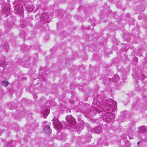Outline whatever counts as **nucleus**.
<instances>
[{
    "mask_svg": "<svg viewBox=\"0 0 147 147\" xmlns=\"http://www.w3.org/2000/svg\"><path fill=\"white\" fill-rule=\"evenodd\" d=\"M98 101L97 105L102 109L100 111H103L106 113L104 114L102 117L104 121L108 122L113 121L115 118V115L111 113L112 111L113 107H115L117 102L111 99H107L106 97L102 98L100 95H98L96 97Z\"/></svg>",
    "mask_w": 147,
    "mask_h": 147,
    "instance_id": "nucleus-1",
    "label": "nucleus"
},
{
    "mask_svg": "<svg viewBox=\"0 0 147 147\" xmlns=\"http://www.w3.org/2000/svg\"><path fill=\"white\" fill-rule=\"evenodd\" d=\"M66 123H65L64 128L69 129L76 124L75 119L71 115H67L65 118Z\"/></svg>",
    "mask_w": 147,
    "mask_h": 147,
    "instance_id": "nucleus-2",
    "label": "nucleus"
},
{
    "mask_svg": "<svg viewBox=\"0 0 147 147\" xmlns=\"http://www.w3.org/2000/svg\"><path fill=\"white\" fill-rule=\"evenodd\" d=\"M50 17L51 16L48 15V14L45 13H42L41 16L40 18V22L39 23V26H42L44 24L45 22H47V23H48L49 21L48 20L46 21V20L50 18Z\"/></svg>",
    "mask_w": 147,
    "mask_h": 147,
    "instance_id": "nucleus-3",
    "label": "nucleus"
},
{
    "mask_svg": "<svg viewBox=\"0 0 147 147\" xmlns=\"http://www.w3.org/2000/svg\"><path fill=\"white\" fill-rule=\"evenodd\" d=\"M53 124L54 126L58 129H61L63 127L61 123L57 119H54Z\"/></svg>",
    "mask_w": 147,
    "mask_h": 147,
    "instance_id": "nucleus-4",
    "label": "nucleus"
},
{
    "mask_svg": "<svg viewBox=\"0 0 147 147\" xmlns=\"http://www.w3.org/2000/svg\"><path fill=\"white\" fill-rule=\"evenodd\" d=\"M23 5H17L15 7V10L18 14L21 15L23 13Z\"/></svg>",
    "mask_w": 147,
    "mask_h": 147,
    "instance_id": "nucleus-5",
    "label": "nucleus"
},
{
    "mask_svg": "<svg viewBox=\"0 0 147 147\" xmlns=\"http://www.w3.org/2000/svg\"><path fill=\"white\" fill-rule=\"evenodd\" d=\"M50 112L49 110L47 107H44L42 109V114L44 118L47 117V116L48 115Z\"/></svg>",
    "mask_w": 147,
    "mask_h": 147,
    "instance_id": "nucleus-6",
    "label": "nucleus"
},
{
    "mask_svg": "<svg viewBox=\"0 0 147 147\" xmlns=\"http://www.w3.org/2000/svg\"><path fill=\"white\" fill-rule=\"evenodd\" d=\"M138 132L139 133H142L147 131V127L144 126H140L139 127Z\"/></svg>",
    "mask_w": 147,
    "mask_h": 147,
    "instance_id": "nucleus-7",
    "label": "nucleus"
},
{
    "mask_svg": "<svg viewBox=\"0 0 147 147\" xmlns=\"http://www.w3.org/2000/svg\"><path fill=\"white\" fill-rule=\"evenodd\" d=\"M44 131L45 133L49 134L51 132V129L49 125H47L44 128Z\"/></svg>",
    "mask_w": 147,
    "mask_h": 147,
    "instance_id": "nucleus-8",
    "label": "nucleus"
},
{
    "mask_svg": "<svg viewBox=\"0 0 147 147\" xmlns=\"http://www.w3.org/2000/svg\"><path fill=\"white\" fill-rule=\"evenodd\" d=\"M102 131V129L100 126L96 127L94 129V132L97 134H99L101 133Z\"/></svg>",
    "mask_w": 147,
    "mask_h": 147,
    "instance_id": "nucleus-9",
    "label": "nucleus"
},
{
    "mask_svg": "<svg viewBox=\"0 0 147 147\" xmlns=\"http://www.w3.org/2000/svg\"><path fill=\"white\" fill-rule=\"evenodd\" d=\"M92 138L91 134H86V135L85 138L87 140L88 142H89L91 140Z\"/></svg>",
    "mask_w": 147,
    "mask_h": 147,
    "instance_id": "nucleus-10",
    "label": "nucleus"
},
{
    "mask_svg": "<svg viewBox=\"0 0 147 147\" xmlns=\"http://www.w3.org/2000/svg\"><path fill=\"white\" fill-rule=\"evenodd\" d=\"M119 79V76L117 74H115L113 78V80L114 82H117Z\"/></svg>",
    "mask_w": 147,
    "mask_h": 147,
    "instance_id": "nucleus-11",
    "label": "nucleus"
},
{
    "mask_svg": "<svg viewBox=\"0 0 147 147\" xmlns=\"http://www.w3.org/2000/svg\"><path fill=\"white\" fill-rule=\"evenodd\" d=\"M34 8V7L32 5H28L26 7L27 10L30 12L33 11Z\"/></svg>",
    "mask_w": 147,
    "mask_h": 147,
    "instance_id": "nucleus-12",
    "label": "nucleus"
},
{
    "mask_svg": "<svg viewBox=\"0 0 147 147\" xmlns=\"http://www.w3.org/2000/svg\"><path fill=\"white\" fill-rule=\"evenodd\" d=\"M76 129L78 131H80L83 129L82 125L80 124H78L76 127Z\"/></svg>",
    "mask_w": 147,
    "mask_h": 147,
    "instance_id": "nucleus-13",
    "label": "nucleus"
},
{
    "mask_svg": "<svg viewBox=\"0 0 147 147\" xmlns=\"http://www.w3.org/2000/svg\"><path fill=\"white\" fill-rule=\"evenodd\" d=\"M87 129L88 132H92L94 131V129H91V126L89 125H87Z\"/></svg>",
    "mask_w": 147,
    "mask_h": 147,
    "instance_id": "nucleus-14",
    "label": "nucleus"
},
{
    "mask_svg": "<svg viewBox=\"0 0 147 147\" xmlns=\"http://www.w3.org/2000/svg\"><path fill=\"white\" fill-rule=\"evenodd\" d=\"M9 83L7 81H3L1 83V85L2 86H7Z\"/></svg>",
    "mask_w": 147,
    "mask_h": 147,
    "instance_id": "nucleus-15",
    "label": "nucleus"
},
{
    "mask_svg": "<svg viewBox=\"0 0 147 147\" xmlns=\"http://www.w3.org/2000/svg\"><path fill=\"white\" fill-rule=\"evenodd\" d=\"M7 64V63L3 61L1 63L0 62V65L1 66L3 67L5 66Z\"/></svg>",
    "mask_w": 147,
    "mask_h": 147,
    "instance_id": "nucleus-16",
    "label": "nucleus"
},
{
    "mask_svg": "<svg viewBox=\"0 0 147 147\" xmlns=\"http://www.w3.org/2000/svg\"><path fill=\"white\" fill-rule=\"evenodd\" d=\"M3 47L5 50H7L8 49V46L7 45H5V46L3 45Z\"/></svg>",
    "mask_w": 147,
    "mask_h": 147,
    "instance_id": "nucleus-17",
    "label": "nucleus"
},
{
    "mask_svg": "<svg viewBox=\"0 0 147 147\" xmlns=\"http://www.w3.org/2000/svg\"><path fill=\"white\" fill-rule=\"evenodd\" d=\"M10 24H9L8 26H9V28L10 29L11 28V27L13 26V24L12 22H10Z\"/></svg>",
    "mask_w": 147,
    "mask_h": 147,
    "instance_id": "nucleus-18",
    "label": "nucleus"
},
{
    "mask_svg": "<svg viewBox=\"0 0 147 147\" xmlns=\"http://www.w3.org/2000/svg\"><path fill=\"white\" fill-rule=\"evenodd\" d=\"M11 142H8L7 145V146H11Z\"/></svg>",
    "mask_w": 147,
    "mask_h": 147,
    "instance_id": "nucleus-19",
    "label": "nucleus"
},
{
    "mask_svg": "<svg viewBox=\"0 0 147 147\" xmlns=\"http://www.w3.org/2000/svg\"><path fill=\"white\" fill-rule=\"evenodd\" d=\"M26 46H22V49L24 50V51H27V50H26L25 49H24V47H26Z\"/></svg>",
    "mask_w": 147,
    "mask_h": 147,
    "instance_id": "nucleus-20",
    "label": "nucleus"
},
{
    "mask_svg": "<svg viewBox=\"0 0 147 147\" xmlns=\"http://www.w3.org/2000/svg\"><path fill=\"white\" fill-rule=\"evenodd\" d=\"M23 0H21V2H20V3L21 4H23L24 3V2L23 1Z\"/></svg>",
    "mask_w": 147,
    "mask_h": 147,
    "instance_id": "nucleus-21",
    "label": "nucleus"
},
{
    "mask_svg": "<svg viewBox=\"0 0 147 147\" xmlns=\"http://www.w3.org/2000/svg\"><path fill=\"white\" fill-rule=\"evenodd\" d=\"M140 144V143L139 142H138V143H137V144L138 145H139Z\"/></svg>",
    "mask_w": 147,
    "mask_h": 147,
    "instance_id": "nucleus-22",
    "label": "nucleus"
},
{
    "mask_svg": "<svg viewBox=\"0 0 147 147\" xmlns=\"http://www.w3.org/2000/svg\"><path fill=\"white\" fill-rule=\"evenodd\" d=\"M7 11L8 12H9V9L8 8H7Z\"/></svg>",
    "mask_w": 147,
    "mask_h": 147,
    "instance_id": "nucleus-23",
    "label": "nucleus"
},
{
    "mask_svg": "<svg viewBox=\"0 0 147 147\" xmlns=\"http://www.w3.org/2000/svg\"><path fill=\"white\" fill-rule=\"evenodd\" d=\"M142 78H143V77L144 76L143 75H142ZM143 79H144V78H143Z\"/></svg>",
    "mask_w": 147,
    "mask_h": 147,
    "instance_id": "nucleus-24",
    "label": "nucleus"
},
{
    "mask_svg": "<svg viewBox=\"0 0 147 147\" xmlns=\"http://www.w3.org/2000/svg\"><path fill=\"white\" fill-rule=\"evenodd\" d=\"M44 122H45V123H46L47 122H46V121H45Z\"/></svg>",
    "mask_w": 147,
    "mask_h": 147,
    "instance_id": "nucleus-25",
    "label": "nucleus"
}]
</instances>
